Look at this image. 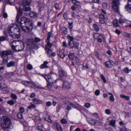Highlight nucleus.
Segmentation results:
<instances>
[{
    "mask_svg": "<svg viewBox=\"0 0 131 131\" xmlns=\"http://www.w3.org/2000/svg\"><path fill=\"white\" fill-rule=\"evenodd\" d=\"M8 32L10 35L13 38L18 39L20 36L19 27L16 24H10Z\"/></svg>",
    "mask_w": 131,
    "mask_h": 131,
    "instance_id": "1",
    "label": "nucleus"
},
{
    "mask_svg": "<svg viewBox=\"0 0 131 131\" xmlns=\"http://www.w3.org/2000/svg\"><path fill=\"white\" fill-rule=\"evenodd\" d=\"M1 123V127L4 129H9L12 125L10 119L6 116L4 117L2 119Z\"/></svg>",
    "mask_w": 131,
    "mask_h": 131,
    "instance_id": "2",
    "label": "nucleus"
},
{
    "mask_svg": "<svg viewBox=\"0 0 131 131\" xmlns=\"http://www.w3.org/2000/svg\"><path fill=\"white\" fill-rule=\"evenodd\" d=\"M68 37L70 40L69 42V46L70 49L74 48L75 49L79 50V43L77 42H74L73 41L74 38L71 36L70 35H68Z\"/></svg>",
    "mask_w": 131,
    "mask_h": 131,
    "instance_id": "3",
    "label": "nucleus"
},
{
    "mask_svg": "<svg viewBox=\"0 0 131 131\" xmlns=\"http://www.w3.org/2000/svg\"><path fill=\"white\" fill-rule=\"evenodd\" d=\"M119 4V1L118 0H114L112 2V8L117 13L119 12L118 6Z\"/></svg>",
    "mask_w": 131,
    "mask_h": 131,
    "instance_id": "4",
    "label": "nucleus"
},
{
    "mask_svg": "<svg viewBox=\"0 0 131 131\" xmlns=\"http://www.w3.org/2000/svg\"><path fill=\"white\" fill-rule=\"evenodd\" d=\"M33 24H31L29 26H21L24 32H30L32 30L33 28Z\"/></svg>",
    "mask_w": 131,
    "mask_h": 131,
    "instance_id": "5",
    "label": "nucleus"
},
{
    "mask_svg": "<svg viewBox=\"0 0 131 131\" xmlns=\"http://www.w3.org/2000/svg\"><path fill=\"white\" fill-rule=\"evenodd\" d=\"M24 45L23 42L19 43L18 45L16 46L14 50V51H20L23 50L24 47Z\"/></svg>",
    "mask_w": 131,
    "mask_h": 131,
    "instance_id": "6",
    "label": "nucleus"
},
{
    "mask_svg": "<svg viewBox=\"0 0 131 131\" xmlns=\"http://www.w3.org/2000/svg\"><path fill=\"white\" fill-rule=\"evenodd\" d=\"M58 69L59 75L60 77L61 78L64 77H66L67 76V73L61 66H59L58 67Z\"/></svg>",
    "mask_w": 131,
    "mask_h": 131,
    "instance_id": "7",
    "label": "nucleus"
},
{
    "mask_svg": "<svg viewBox=\"0 0 131 131\" xmlns=\"http://www.w3.org/2000/svg\"><path fill=\"white\" fill-rule=\"evenodd\" d=\"M34 42V40L32 39H29L28 40L27 43L29 47L32 48L36 46V43Z\"/></svg>",
    "mask_w": 131,
    "mask_h": 131,
    "instance_id": "8",
    "label": "nucleus"
},
{
    "mask_svg": "<svg viewBox=\"0 0 131 131\" xmlns=\"http://www.w3.org/2000/svg\"><path fill=\"white\" fill-rule=\"evenodd\" d=\"M45 79L48 82H54L55 81V80L52 77V75H47Z\"/></svg>",
    "mask_w": 131,
    "mask_h": 131,
    "instance_id": "9",
    "label": "nucleus"
},
{
    "mask_svg": "<svg viewBox=\"0 0 131 131\" xmlns=\"http://www.w3.org/2000/svg\"><path fill=\"white\" fill-rule=\"evenodd\" d=\"M63 87L66 90H68L70 88V84L68 82L64 81L63 83Z\"/></svg>",
    "mask_w": 131,
    "mask_h": 131,
    "instance_id": "10",
    "label": "nucleus"
},
{
    "mask_svg": "<svg viewBox=\"0 0 131 131\" xmlns=\"http://www.w3.org/2000/svg\"><path fill=\"white\" fill-rule=\"evenodd\" d=\"M19 42L16 40H13L10 43V44L11 45L12 49L14 50L16 46H17L16 44H18Z\"/></svg>",
    "mask_w": 131,
    "mask_h": 131,
    "instance_id": "11",
    "label": "nucleus"
},
{
    "mask_svg": "<svg viewBox=\"0 0 131 131\" xmlns=\"http://www.w3.org/2000/svg\"><path fill=\"white\" fill-rule=\"evenodd\" d=\"M12 54V52L10 50L2 51L1 53V55L2 57H3L4 55L7 56Z\"/></svg>",
    "mask_w": 131,
    "mask_h": 131,
    "instance_id": "12",
    "label": "nucleus"
},
{
    "mask_svg": "<svg viewBox=\"0 0 131 131\" xmlns=\"http://www.w3.org/2000/svg\"><path fill=\"white\" fill-rule=\"evenodd\" d=\"M22 14V13L21 11H19L18 12L16 17V21L17 23H19V19Z\"/></svg>",
    "mask_w": 131,
    "mask_h": 131,
    "instance_id": "13",
    "label": "nucleus"
},
{
    "mask_svg": "<svg viewBox=\"0 0 131 131\" xmlns=\"http://www.w3.org/2000/svg\"><path fill=\"white\" fill-rule=\"evenodd\" d=\"M113 62V61L112 60H110L108 61L105 62V66L107 68H111L113 66L112 64Z\"/></svg>",
    "mask_w": 131,
    "mask_h": 131,
    "instance_id": "14",
    "label": "nucleus"
},
{
    "mask_svg": "<svg viewBox=\"0 0 131 131\" xmlns=\"http://www.w3.org/2000/svg\"><path fill=\"white\" fill-rule=\"evenodd\" d=\"M57 54L58 56L61 58H63L65 56V54L63 53V51L62 50H58L57 52Z\"/></svg>",
    "mask_w": 131,
    "mask_h": 131,
    "instance_id": "15",
    "label": "nucleus"
},
{
    "mask_svg": "<svg viewBox=\"0 0 131 131\" xmlns=\"http://www.w3.org/2000/svg\"><path fill=\"white\" fill-rule=\"evenodd\" d=\"M31 84L33 85V88L35 87L36 88H37L41 90L44 89V88L42 87L40 85H38L35 83L33 82H31Z\"/></svg>",
    "mask_w": 131,
    "mask_h": 131,
    "instance_id": "16",
    "label": "nucleus"
},
{
    "mask_svg": "<svg viewBox=\"0 0 131 131\" xmlns=\"http://www.w3.org/2000/svg\"><path fill=\"white\" fill-rule=\"evenodd\" d=\"M48 63V62L46 61L44 62L43 64H41L40 66L41 69H43L45 68H48V67L47 65Z\"/></svg>",
    "mask_w": 131,
    "mask_h": 131,
    "instance_id": "17",
    "label": "nucleus"
},
{
    "mask_svg": "<svg viewBox=\"0 0 131 131\" xmlns=\"http://www.w3.org/2000/svg\"><path fill=\"white\" fill-rule=\"evenodd\" d=\"M33 103L36 104H42L43 103V102L39 99H35L33 100Z\"/></svg>",
    "mask_w": 131,
    "mask_h": 131,
    "instance_id": "18",
    "label": "nucleus"
},
{
    "mask_svg": "<svg viewBox=\"0 0 131 131\" xmlns=\"http://www.w3.org/2000/svg\"><path fill=\"white\" fill-rule=\"evenodd\" d=\"M29 15L31 17L36 18L37 17V14L35 12H30L29 13Z\"/></svg>",
    "mask_w": 131,
    "mask_h": 131,
    "instance_id": "19",
    "label": "nucleus"
},
{
    "mask_svg": "<svg viewBox=\"0 0 131 131\" xmlns=\"http://www.w3.org/2000/svg\"><path fill=\"white\" fill-rule=\"evenodd\" d=\"M88 122L90 124L92 125H95L96 124V121L95 120L92 118L90 120H87Z\"/></svg>",
    "mask_w": 131,
    "mask_h": 131,
    "instance_id": "20",
    "label": "nucleus"
},
{
    "mask_svg": "<svg viewBox=\"0 0 131 131\" xmlns=\"http://www.w3.org/2000/svg\"><path fill=\"white\" fill-rule=\"evenodd\" d=\"M47 44L46 45L45 48L47 47L48 49H50L51 48L52 46V44L50 42L49 40H46Z\"/></svg>",
    "mask_w": 131,
    "mask_h": 131,
    "instance_id": "21",
    "label": "nucleus"
},
{
    "mask_svg": "<svg viewBox=\"0 0 131 131\" xmlns=\"http://www.w3.org/2000/svg\"><path fill=\"white\" fill-rule=\"evenodd\" d=\"M55 123L57 129L58 131H62V128L60 124L57 122H56Z\"/></svg>",
    "mask_w": 131,
    "mask_h": 131,
    "instance_id": "22",
    "label": "nucleus"
},
{
    "mask_svg": "<svg viewBox=\"0 0 131 131\" xmlns=\"http://www.w3.org/2000/svg\"><path fill=\"white\" fill-rule=\"evenodd\" d=\"M31 82L28 81L26 80L22 81L23 84L26 87L28 86L30 84H31Z\"/></svg>",
    "mask_w": 131,
    "mask_h": 131,
    "instance_id": "23",
    "label": "nucleus"
},
{
    "mask_svg": "<svg viewBox=\"0 0 131 131\" xmlns=\"http://www.w3.org/2000/svg\"><path fill=\"white\" fill-rule=\"evenodd\" d=\"M22 4L24 6H27L30 4V3L27 0H23Z\"/></svg>",
    "mask_w": 131,
    "mask_h": 131,
    "instance_id": "24",
    "label": "nucleus"
},
{
    "mask_svg": "<svg viewBox=\"0 0 131 131\" xmlns=\"http://www.w3.org/2000/svg\"><path fill=\"white\" fill-rule=\"evenodd\" d=\"M120 97L122 98H124L126 100L128 101L130 99V97L129 96H126L123 94H121L120 95Z\"/></svg>",
    "mask_w": 131,
    "mask_h": 131,
    "instance_id": "25",
    "label": "nucleus"
},
{
    "mask_svg": "<svg viewBox=\"0 0 131 131\" xmlns=\"http://www.w3.org/2000/svg\"><path fill=\"white\" fill-rule=\"evenodd\" d=\"M26 19V18L25 17H23L21 18L20 20V21L19 23L20 24L21 26H22V24L25 23V20Z\"/></svg>",
    "mask_w": 131,
    "mask_h": 131,
    "instance_id": "26",
    "label": "nucleus"
},
{
    "mask_svg": "<svg viewBox=\"0 0 131 131\" xmlns=\"http://www.w3.org/2000/svg\"><path fill=\"white\" fill-rule=\"evenodd\" d=\"M23 10L24 11L28 12L31 10V8L29 6H25L23 7Z\"/></svg>",
    "mask_w": 131,
    "mask_h": 131,
    "instance_id": "27",
    "label": "nucleus"
},
{
    "mask_svg": "<svg viewBox=\"0 0 131 131\" xmlns=\"http://www.w3.org/2000/svg\"><path fill=\"white\" fill-rule=\"evenodd\" d=\"M15 64V61H11L7 64V67H10L14 66Z\"/></svg>",
    "mask_w": 131,
    "mask_h": 131,
    "instance_id": "28",
    "label": "nucleus"
},
{
    "mask_svg": "<svg viewBox=\"0 0 131 131\" xmlns=\"http://www.w3.org/2000/svg\"><path fill=\"white\" fill-rule=\"evenodd\" d=\"M25 20V21L24 23L25 24L28 25L29 24L30 25L31 24H33V23H32L31 20L29 18H26V19Z\"/></svg>",
    "mask_w": 131,
    "mask_h": 131,
    "instance_id": "29",
    "label": "nucleus"
},
{
    "mask_svg": "<svg viewBox=\"0 0 131 131\" xmlns=\"http://www.w3.org/2000/svg\"><path fill=\"white\" fill-rule=\"evenodd\" d=\"M54 7L57 10H59L61 8V6L59 3H57L54 4Z\"/></svg>",
    "mask_w": 131,
    "mask_h": 131,
    "instance_id": "30",
    "label": "nucleus"
},
{
    "mask_svg": "<svg viewBox=\"0 0 131 131\" xmlns=\"http://www.w3.org/2000/svg\"><path fill=\"white\" fill-rule=\"evenodd\" d=\"M9 59L8 56H5L3 59V63H7L8 62V61Z\"/></svg>",
    "mask_w": 131,
    "mask_h": 131,
    "instance_id": "31",
    "label": "nucleus"
},
{
    "mask_svg": "<svg viewBox=\"0 0 131 131\" xmlns=\"http://www.w3.org/2000/svg\"><path fill=\"white\" fill-rule=\"evenodd\" d=\"M93 27L94 29V30L96 31H99V29L98 28L97 25L96 24H94L93 26Z\"/></svg>",
    "mask_w": 131,
    "mask_h": 131,
    "instance_id": "32",
    "label": "nucleus"
},
{
    "mask_svg": "<svg viewBox=\"0 0 131 131\" xmlns=\"http://www.w3.org/2000/svg\"><path fill=\"white\" fill-rule=\"evenodd\" d=\"M45 50L47 51L48 54L49 55L50 57L52 51L50 49H48L47 47L45 48Z\"/></svg>",
    "mask_w": 131,
    "mask_h": 131,
    "instance_id": "33",
    "label": "nucleus"
},
{
    "mask_svg": "<svg viewBox=\"0 0 131 131\" xmlns=\"http://www.w3.org/2000/svg\"><path fill=\"white\" fill-rule=\"evenodd\" d=\"M68 57L71 60L73 59L74 58L75 56L73 53H70L68 54Z\"/></svg>",
    "mask_w": 131,
    "mask_h": 131,
    "instance_id": "34",
    "label": "nucleus"
},
{
    "mask_svg": "<svg viewBox=\"0 0 131 131\" xmlns=\"http://www.w3.org/2000/svg\"><path fill=\"white\" fill-rule=\"evenodd\" d=\"M118 20H113V26L116 27L118 26Z\"/></svg>",
    "mask_w": 131,
    "mask_h": 131,
    "instance_id": "35",
    "label": "nucleus"
},
{
    "mask_svg": "<svg viewBox=\"0 0 131 131\" xmlns=\"http://www.w3.org/2000/svg\"><path fill=\"white\" fill-rule=\"evenodd\" d=\"M36 107L35 105L32 103H30V105L28 106V108L29 109H31L32 108H34Z\"/></svg>",
    "mask_w": 131,
    "mask_h": 131,
    "instance_id": "36",
    "label": "nucleus"
},
{
    "mask_svg": "<svg viewBox=\"0 0 131 131\" xmlns=\"http://www.w3.org/2000/svg\"><path fill=\"white\" fill-rule=\"evenodd\" d=\"M41 41L40 39V38H37V37H35V39L34 40V42H35V43L36 44V46L37 45V43L38 42L40 41Z\"/></svg>",
    "mask_w": 131,
    "mask_h": 131,
    "instance_id": "37",
    "label": "nucleus"
},
{
    "mask_svg": "<svg viewBox=\"0 0 131 131\" xmlns=\"http://www.w3.org/2000/svg\"><path fill=\"white\" fill-rule=\"evenodd\" d=\"M6 39V38L4 36H2L0 37V43L1 41H3L5 40Z\"/></svg>",
    "mask_w": 131,
    "mask_h": 131,
    "instance_id": "38",
    "label": "nucleus"
},
{
    "mask_svg": "<svg viewBox=\"0 0 131 131\" xmlns=\"http://www.w3.org/2000/svg\"><path fill=\"white\" fill-rule=\"evenodd\" d=\"M115 121L114 120L112 119L111 120L110 122V124L112 126L114 127L115 124Z\"/></svg>",
    "mask_w": 131,
    "mask_h": 131,
    "instance_id": "39",
    "label": "nucleus"
},
{
    "mask_svg": "<svg viewBox=\"0 0 131 131\" xmlns=\"http://www.w3.org/2000/svg\"><path fill=\"white\" fill-rule=\"evenodd\" d=\"M15 0H6V1L10 4H13L15 3Z\"/></svg>",
    "mask_w": 131,
    "mask_h": 131,
    "instance_id": "40",
    "label": "nucleus"
},
{
    "mask_svg": "<svg viewBox=\"0 0 131 131\" xmlns=\"http://www.w3.org/2000/svg\"><path fill=\"white\" fill-rule=\"evenodd\" d=\"M126 8V10L128 11L129 12L131 13V7L128 6H125Z\"/></svg>",
    "mask_w": 131,
    "mask_h": 131,
    "instance_id": "41",
    "label": "nucleus"
},
{
    "mask_svg": "<svg viewBox=\"0 0 131 131\" xmlns=\"http://www.w3.org/2000/svg\"><path fill=\"white\" fill-rule=\"evenodd\" d=\"M100 77L103 80L104 83H106V80L105 78L104 77V76L103 74H101L100 75Z\"/></svg>",
    "mask_w": 131,
    "mask_h": 131,
    "instance_id": "42",
    "label": "nucleus"
},
{
    "mask_svg": "<svg viewBox=\"0 0 131 131\" xmlns=\"http://www.w3.org/2000/svg\"><path fill=\"white\" fill-rule=\"evenodd\" d=\"M47 83V86L49 88H51L52 86V84L54 82H48Z\"/></svg>",
    "mask_w": 131,
    "mask_h": 131,
    "instance_id": "43",
    "label": "nucleus"
},
{
    "mask_svg": "<svg viewBox=\"0 0 131 131\" xmlns=\"http://www.w3.org/2000/svg\"><path fill=\"white\" fill-rule=\"evenodd\" d=\"M100 36L99 34L98 33H95L93 35V36L94 38L97 39Z\"/></svg>",
    "mask_w": 131,
    "mask_h": 131,
    "instance_id": "44",
    "label": "nucleus"
},
{
    "mask_svg": "<svg viewBox=\"0 0 131 131\" xmlns=\"http://www.w3.org/2000/svg\"><path fill=\"white\" fill-rule=\"evenodd\" d=\"M7 103L10 105H13L14 104V102L12 100L7 101Z\"/></svg>",
    "mask_w": 131,
    "mask_h": 131,
    "instance_id": "45",
    "label": "nucleus"
},
{
    "mask_svg": "<svg viewBox=\"0 0 131 131\" xmlns=\"http://www.w3.org/2000/svg\"><path fill=\"white\" fill-rule=\"evenodd\" d=\"M130 70H129L128 68H125L123 70L124 72L125 73H128Z\"/></svg>",
    "mask_w": 131,
    "mask_h": 131,
    "instance_id": "46",
    "label": "nucleus"
},
{
    "mask_svg": "<svg viewBox=\"0 0 131 131\" xmlns=\"http://www.w3.org/2000/svg\"><path fill=\"white\" fill-rule=\"evenodd\" d=\"M11 97L14 99H17V95L14 93H12L11 95Z\"/></svg>",
    "mask_w": 131,
    "mask_h": 131,
    "instance_id": "47",
    "label": "nucleus"
},
{
    "mask_svg": "<svg viewBox=\"0 0 131 131\" xmlns=\"http://www.w3.org/2000/svg\"><path fill=\"white\" fill-rule=\"evenodd\" d=\"M91 116L92 117H95L96 118H99L98 114L96 113H92L91 115Z\"/></svg>",
    "mask_w": 131,
    "mask_h": 131,
    "instance_id": "48",
    "label": "nucleus"
},
{
    "mask_svg": "<svg viewBox=\"0 0 131 131\" xmlns=\"http://www.w3.org/2000/svg\"><path fill=\"white\" fill-rule=\"evenodd\" d=\"M95 56L100 60H102L101 58L99 55L98 52H96L95 53Z\"/></svg>",
    "mask_w": 131,
    "mask_h": 131,
    "instance_id": "49",
    "label": "nucleus"
},
{
    "mask_svg": "<svg viewBox=\"0 0 131 131\" xmlns=\"http://www.w3.org/2000/svg\"><path fill=\"white\" fill-rule=\"evenodd\" d=\"M61 123L63 124H67V121L65 119H63L61 120Z\"/></svg>",
    "mask_w": 131,
    "mask_h": 131,
    "instance_id": "50",
    "label": "nucleus"
},
{
    "mask_svg": "<svg viewBox=\"0 0 131 131\" xmlns=\"http://www.w3.org/2000/svg\"><path fill=\"white\" fill-rule=\"evenodd\" d=\"M17 117L19 118H23L22 113L20 112L18 113L17 114Z\"/></svg>",
    "mask_w": 131,
    "mask_h": 131,
    "instance_id": "51",
    "label": "nucleus"
},
{
    "mask_svg": "<svg viewBox=\"0 0 131 131\" xmlns=\"http://www.w3.org/2000/svg\"><path fill=\"white\" fill-rule=\"evenodd\" d=\"M27 68L28 70H31L33 69L32 66L30 64H28L27 66Z\"/></svg>",
    "mask_w": 131,
    "mask_h": 131,
    "instance_id": "52",
    "label": "nucleus"
},
{
    "mask_svg": "<svg viewBox=\"0 0 131 131\" xmlns=\"http://www.w3.org/2000/svg\"><path fill=\"white\" fill-rule=\"evenodd\" d=\"M118 21V22H119L120 23L122 24H123L124 22V20L122 18H120L119 19Z\"/></svg>",
    "mask_w": 131,
    "mask_h": 131,
    "instance_id": "53",
    "label": "nucleus"
},
{
    "mask_svg": "<svg viewBox=\"0 0 131 131\" xmlns=\"http://www.w3.org/2000/svg\"><path fill=\"white\" fill-rule=\"evenodd\" d=\"M63 17L65 19H68V14L66 13H65L63 15Z\"/></svg>",
    "mask_w": 131,
    "mask_h": 131,
    "instance_id": "54",
    "label": "nucleus"
},
{
    "mask_svg": "<svg viewBox=\"0 0 131 131\" xmlns=\"http://www.w3.org/2000/svg\"><path fill=\"white\" fill-rule=\"evenodd\" d=\"M63 34L64 35H66L67 33V30L66 28H64V29L63 30V31L62 32Z\"/></svg>",
    "mask_w": 131,
    "mask_h": 131,
    "instance_id": "55",
    "label": "nucleus"
},
{
    "mask_svg": "<svg viewBox=\"0 0 131 131\" xmlns=\"http://www.w3.org/2000/svg\"><path fill=\"white\" fill-rule=\"evenodd\" d=\"M105 112L106 114L108 115H109L111 114V112L110 110L106 109L105 110Z\"/></svg>",
    "mask_w": 131,
    "mask_h": 131,
    "instance_id": "56",
    "label": "nucleus"
},
{
    "mask_svg": "<svg viewBox=\"0 0 131 131\" xmlns=\"http://www.w3.org/2000/svg\"><path fill=\"white\" fill-rule=\"evenodd\" d=\"M52 103L51 102L48 101L46 102V105L47 107L50 106L51 105Z\"/></svg>",
    "mask_w": 131,
    "mask_h": 131,
    "instance_id": "57",
    "label": "nucleus"
},
{
    "mask_svg": "<svg viewBox=\"0 0 131 131\" xmlns=\"http://www.w3.org/2000/svg\"><path fill=\"white\" fill-rule=\"evenodd\" d=\"M110 101L112 102H113L114 101V97L113 95L111 96L110 97Z\"/></svg>",
    "mask_w": 131,
    "mask_h": 131,
    "instance_id": "58",
    "label": "nucleus"
},
{
    "mask_svg": "<svg viewBox=\"0 0 131 131\" xmlns=\"http://www.w3.org/2000/svg\"><path fill=\"white\" fill-rule=\"evenodd\" d=\"M120 131H127L126 128L124 127H123L120 128Z\"/></svg>",
    "mask_w": 131,
    "mask_h": 131,
    "instance_id": "59",
    "label": "nucleus"
},
{
    "mask_svg": "<svg viewBox=\"0 0 131 131\" xmlns=\"http://www.w3.org/2000/svg\"><path fill=\"white\" fill-rule=\"evenodd\" d=\"M19 110L20 112V113H24L25 112V109L24 107H20Z\"/></svg>",
    "mask_w": 131,
    "mask_h": 131,
    "instance_id": "60",
    "label": "nucleus"
},
{
    "mask_svg": "<svg viewBox=\"0 0 131 131\" xmlns=\"http://www.w3.org/2000/svg\"><path fill=\"white\" fill-rule=\"evenodd\" d=\"M95 94L96 95H98L100 94V91L99 90H96L95 92Z\"/></svg>",
    "mask_w": 131,
    "mask_h": 131,
    "instance_id": "61",
    "label": "nucleus"
},
{
    "mask_svg": "<svg viewBox=\"0 0 131 131\" xmlns=\"http://www.w3.org/2000/svg\"><path fill=\"white\" fill-rule=\"evenodd\" d=\"M105 15L104 14H101V15H100V18H101L103 19H104L105 18Z\"/></svg>",
    "mask_w": 131,
    "mask_h": 131,
    "instance_id": "62",
    "label": "nucleus"
},
{
    "mask_svg": "<svg viewBox=\"0 0 131 131\" xmlns=\"http://www.w3.org/2000/svg\"><path fill=\"white\" fill-rule=\"evenodd\" d=\"M90 104L89 103H85L84 105V106L87 108H88L90 106Z\"/></svg>",
    "mask_w": 131,
    "mask_h": 131,
    "instance_id": "63",
    "label": "nucleus"
},
{
    "mask_svg": "<svg viewBox=\"0 0 131 131\" xmlns=\"http://www.w3.org/2000/svg\"><path fill=\"white\" fill-rule=\"evenodd\" d=\"M36 96V94L35 93H32L30 94L29 97L31 98H32Z\"/></svg>",
    "mask_w": 131,
    "mask_h": 131,
    "instance_id": "64",
    "label": "nucleus"
}]
</instances>
